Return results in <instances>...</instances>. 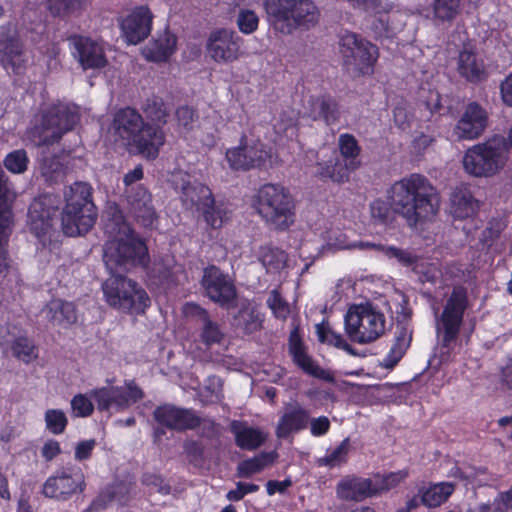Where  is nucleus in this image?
<instances>
[{
	"label": "nucleus",
	"mask_w": 512,
	"mask_h": 512,
	"mask_svg": "<svg viewBox=\"0 0 512 512\" xmlns=\"http://www.w3.org/2000/svg\"><path fill=\"white\" fill-rule=\"evenodd\" d=\"M47 320L56 326L68 327L77 321L76 307L72 302L53 299L43 308Z\"/></svg>",
	"instance_id": "f704fd0d"
},
{
	"label": "nucleus",
	"mask_w": 512,
	"mask_h": 512,
	"mask_svg": "<svg viewBox=\"0 0 512 512\" xmlns=\"http://www.w3.org/2000/svg\"><path fill=\"white\" fill-rule=\"evenodd\" d=\"M153 418L160 426L175 431L195 429L201 424L200 417L192 409L179 408L172 404L156 407Z\"/></svg>",
	"instance_id": "412c9836"
},
{
	"label": "nucleus",
	"mask_w": 512,
	"mask_h": 512,
	"mask_svg": "<svg viewBox=\"0 0 512 512\" xmlns=\"http://www.w3.org/2000/svg\"><path fill=\"white\" fill-rule=\"evenodd\" d=\"M259 260L269 273L283 269L287 262V254L282 249L264 246L260 250Z\"/></svg>",
	"instance_id": "c03bdc74"
},
{
	"label": "nucleus",
	"mask_w": 512,
	"mask_h": 512,
	"mask_svg": "<svg viewBox=\"0 0 512 512\" xmlns=\"http://www.w3.org/2000/svg\"><path fill=\"white\" fill-rule=\"evenodd\" d=\"M457 71L471 83L486 79L487 72L483 60L471 49H463L458 55Z\"/></svg>",
	"instance_id": "473e14b6"
},
{
	"label": "nucleus",
	"mask_w": 512,
	"mask_h": 512,
	"mask_svg": "<svg viewBox=\"0 0 512 512\" xmlns=\"http://www.w3.org/2000/svg\"><path fill=\"white\" fill-rule=\"evenodd\" d=\"M371 215L381 224H386L391 219L393 212L391 203L388 204L384 200L376 199L370 205Z\"/></svg>",
	"instance_id": "e2e57ef3"
},
{
	"label": "nucleus",
	"mask_w": 512,
	"mask_h": 512,
	"mask_svg": "<svg viewBox=\"0 0 512 512\" xmlns=\"http://www.w3.org/2000/svg\"><path fill=\"white\" fill-rule=\"evenodd\" d=\"M122 273H111L103 283L102 289L107 303L123 312L143 313L150 304V298L141 286Z\"/></svg>",
	"instance_id": "6e6552de"
},
{
	"label": "nucleus",
	"mask_w": 512,
	"mask_h": 512,
	"mask_svg": "<svg viewBox=\"0 0 512 512\" xmlns=\"http://www.w3.org/2000/svg\"><path fill=\"white\" fill-rule=\"evenodd\" d=\"M254 206L273 229L285 230L294 222L293 201L282 186L263 185L256 195Z\"/></svg>",
	"instance_id": "423d86ee"
},
{
	"label": "nucleus",
	"mask_w": 512,
	"mask_h": 512,
	"mask_svg": "<svg viewBox=\"0 0 512 512\" xmlns=\"http://www.w3.org/2000/svg\"><path fill=\"white\" fill-rule=\"evenodd\" d=\"M176 118L179 126L186 132H189L193 130L198 117L193 109L188 106H182L176 110Z\"/></svg>",
	"instance_id": "69168bd1"
},
{
	"label": "nucleus",
	"mask_w": 512,
	"mask_h": 512,
	"mask_svg": "<svg viewBox=\"0 0 512 512\" xmlns=\"http://www.w3.org/2000/svg\"><path fill=\"white\" fill-rule=\"evenodd\" d=\"M453 213L458 218L472 216L478 209L479 203L468 190L454 192L451 198Z\"/></svg>",
	"instance_id": "37998d69"
},
{
	"label": "nucleus",
	"mask_w": 512,
	"mask_h": 512,
	"mask_svg": "<svg viewBox=\"0 0 512 512\" xmlns=\"http://www.w3.org/2000/svg\"><path fill=\"white\" fill-rule=\"evenodd\" d=\"M0 63L7 72L22 74L26 57L22 43L13 25L0 26Z\"/></svg>",
	"instance_id": "6ab92c4d"
},
{
	"label": "nucleus",
	"mask_w": 512,
	"mask_h": 512,
	"mask_svg": "<svg viewBox=\"0 0 512 512\" xmlns=\"http://www.w3.org/2000/svg\"><path fill=\"white\" fill-rule=\"evenodd\" d=\"M85 476L80 467L67 465L58 468L43 485V494L58 501H67L85 490Z\"/></svg>",
	"instance_id": "ddd939ff"
},
{
	"label": "nucleus",
	"mask_w": 512,
	"mask_h": 512,
	"mask_svg": "<svg viewBox=\"0 0 512 512\" xmlns=\"http://www.w3.org/2000/svg\"><path fill=\"white\" fill-rule=\"evenodd\" d=\"M489 124L487 110L478 102L465 105L454 128L453 135L458 140H475L482 136Z\"/></svg>",
	"instance_id": "a211bd4d"
},
{
	"label": "nucleus",
	"mask_w": 512,
	"mask_h": 512,
	"mask_svg": "<svg viewBox=\"0 0 512 512\" xmlns=\"http://www.w3.org/2000/svg\"><path fill=\"white\" fill-rule=\"evenodd\" d=\"M338 146L343 160L352 161L358 160L361 148L358 145L356 138L348 133L341 134L338 139Z\"/></svg>",
	"instance_id": "5fc2aeb1"
},
{
	"label": "nucleus",
	"mask_w": 512,
	"mask_h": 512,
	"mask_svg": "<svg viewBox=\"0 0 512 512\" xmlns=\"http://www.w3.org/2000/svg\"><path fill=\"white\" fill-rule=\"evenodd\" d=\"M45 424L52 434L58 435L64 432L68 419L62 410L49 409L45 412Z\"/></svg>",
	"instance_id": "6e6d98bb"
},
{
	"label": "nucleus",
	"mask_w": 512,
	"mask_h": 512,
	"mask_svg": "<svg viewBox=\"0 0 512 512\" xmlns=\"http://www.w3.org/2000/svg\"><path fill=\"white\" fill-rule=\"evenodd\" d=\"M269 21L284 34L309 29L318 21V9L312 0H265Z\"/></svg>",
	"instance_id": "39448f33"
},
{
	"label": "nucleus",
	"mask_w": 512,
	"mask_h": 512,
	"mask_svg": "<svg viewBox=\"0 0 512 512\" xmlns=\"http://www.w3.org/2000/svg\"><path fill=\"white\" fill-rule=\"evenodd\" d=\"M151 284L169 288L178 285L185 280L186 274L183 266L178 264L172 257H167L154 262L148 272Z\"/></svg>",
	"instance_id": "bb28decb"
},
{
	"label": "nucleus",
	"mask_w": 512,
	"mask_h": 512,
	"mask_svg": "<svg viewBox=\"0 0 512 512\" xmlns=\"http://www.w3.org/2000/svg\"><path fill=\"white\" fill-rule=\"evenodd\" d=\"M441 108L440 95L435 91H430L427 100L420 105L422 117L428 121H430L433 115L438 113Z\"/></svg>",
	"instance_id": "0e129e2a"
},
{
	"label": "nucleus",
	"mask_w": 512,
	"mask_h": 512,
	"mask_svg": "<svg viewBox=\"0 0 512 512\" xmlns=\"http://www.w3.org/2000/svg\"><path fill=\"white\" fill-rule=\"evenodd\" d=\"M336 495L342 501L360 502L375 496V488L372 479L347 475L336 485Z\"/></svg>",
	"instance_id": "cd10ccee"
},
{
	"label": "nucleus",
	"mask_w": 512,
	"mask_h": 512,
	"mask_svg": "<svg viewBox=\"0 0 512 512\" xmlns=\"http://www.w3.org/2000/svg\"><path fill=\"white\" fill-rule=\"evenodd\" d=\"M271 155L260 141L248 140L246 135L240 139L237 147L226 151L225 158L229 167L235 171H249L265 166Z\"/></svg>",
	"instance_id": "4468645a"
},
{
	"label": "nucleus",
	"mask_w": 512,
	"mask_h": 512,
	"mask_svg": "<svg viewBox=\"0 0 512 512\" xmlns=\"http://www.w3.org/2000/svg\"><path fill=\"white\" fill-rule=\"evenodd\" d=\"M467 307V290L462 286L454 287L436 322L437 334L443 348L450 349L451 344L457 340Z\"/></svg>",
	"instance_id": "9b49d317"
},
{
	"label": "nucleus",
	"mask_w": 512,
	"mask_h": 512,
	"mask_svg": "<svg viewBox=\"0 0 512 512\" xmlns=\"http://www.w3.org/2000/svg\"><path fill=\"white\" fill-rule=\"evenodd\" d=\"M106 229L114 237L105 245L103 254L110 273H124L137 266H146L149 261L147 246L121 216L107 223Z\"/></svg>",
	"instance_id": "f03ea898"
},
{
	"label": "nucleus",
	"mask_w": 512,
	"mask_h": 512,
	"mask_svg": "<svg viewBox=\"0 0 512 512\" xmlns=\"http://www.w3.org/2000/svg\"><path fill=\"white\" fill-rule=\"evenodd\" d=\"M111 131L120 139L134 144L142 154L155 158L159 148L164 145L160 132L147 127L142 115L134 108L119 109L113 117Z\"/></svg>",
	"instance_id": "7ed1b4c3"
},
{
	"label": "nucleus",
	"mask_w": 512,
	"mask_h": 512,
	"mask_svg": "<svg viewBox=\"0 0 512 512\" xmlns=\"http://www.w3.org/2000/svg\"><path fill=\"white\" fill-rule=\"evenodd\" d=\"M212 196L209 187L198 181H187L182 184L180 198L187 209L202 211L211 204Z\"/></svg>",
	"instance_id": "72a5a7b5"
},
{
	"label": "nucleus",
	"mask_w": 512,
	"mask_h": 512,
	"mask_svg": "<svg viewBox=\"0 0 512 512\" xmlns=\"http://www.w3.org/2000/svg\"><path fill=\"white\" fill-rule=\"evenodd\" d=\"M143 397L142 389L134 381L126 383L125 387L107 386L94 389L90 393V398L96 402L99 411H108L111 408L123 411Z\"/></svg>",
	"instance_id": "2eb2a0df"
},
{
	"label": "nucleus",
	"mask_w": 512,
	"mask_h": 512,
	"mask_svg": "<svg viewBox=\"0 0 512 512\" xmlns=\"http://www.w3.org/2000/svg\"><path fill=\"white\" fill-rule=\"evenodd\" d=\"M263 318L251 305L243 306L233 318V326L244 334H252L262 328Z\"/></svg>",
	"instance_id": "ea45409f"
},
{
	"label": "nucleus",
	"mask_w": 512,
	"mask_h": 512,
	"mask_svg": "<svg viewBox=\"0 0 512 512\" xmlns=\"http://www.w3.org/2000/svg\"><path fill=\"white\" fill-rule=\"evenodd\" d=\"M344 67L352 77L370 74L378 57V49L354 33L347 32L340 39Z\"/></svg>",
	"instance_id": "9d476101"
},
{
	"label": "nucleus",
	"mask_w": 512,
	"mask_h": 512,
	"mask_svg": "<svg viewBox=\"0 0 512 512\" xmlns=\"http://www.w3.org/2000/svg\"><path fill=\"white\" fill-rule=\"evenodd\" d=\"M493 512H512V487L499 493L492 502Z\"/></svg>",
	"instance_id": "774afa93"
},
{
	"label": "nucleus",
	"mask_w": 512,
	"mask_h": 512,
	"mask_svg": "<svg viewBox=\"0 0 512 512\" xmlns=\"http://www.w3.org/2000/svg\"><path fill=\"white\" fill-rule=\"evenodd\" d=\"M407 475L408 473L406 471L391 472L386 475H376L372 479V488H375V495L395 487L403 481Z\"/></svg>",
	"instance_id": "864d4df0"
},
{
	"label": "nucleus",
	"mask_w": 512,
	"mask_h": 512,
	"mask_svg": "<svg viewBox=\"0 0 512 512\" xmlns=\"http://www.w3.org/2000/svg\"><path fill=\"white\" fill-rule=\"evenodd\" d=\"M382 253L389 259H395L400 265L404 267H414L419 261V256L410 250L402 249L395 246H384Z\"/></svg>",
	"instance_id": "3c124183"
},
{
	"label": "nucleus",
	"mask_w": 512,
	"mask_h": 512,
	"mask_svg": "<svg viewBox=\"0 0 512 512\" xmlns=\"http://www.w3.org/2000/svg\"><path fill=\"white\" fill-rule=\"evenodd\" d=\"M200 283L204 294L214 303L227 308L234 304L237 297L235 285L229 275L218 267H206Z\"/></svg>",
	"instance_id": "dca6fc26"
},
{
	"label": "nucleus",
	"mask_w": 512,
	"mask_h": 512,
	"mask_svg": "<svg viewBox=\"0 0 512 512\" xmlns=\"http://www.w3.org/2000/svg\"><path fill=\"white\" fill-rule=\"evenodd\" d=\"M307 114L314 121L333 125L339 121L341 112L337 101L332 96L320 95L310 97Z\"/></svg>",
	"instance_id": "c85d7f7f"
},
{
	"label": "nucleus",
	"mask_w": 512,
	"mask_h": 512,
	"mask_svg": "<svg viewBox=\"0 0 512 512\" xmlns=\"http://www.w3.org/2000/svg\"><path fill=\"white\" fill-rule=\"evenodd\" d=\"M316 333L321 343H327L339 349H343L351 355H357L354 348L344 340L343 336L332 331L325 323L316 325Z\"/></svg>",
	"instance_id": "09e8293b"
},
{
	"label": "nucleus",
	"mask_w": 512,
	"mask_h": 512,
	"mask_svg": "<svg viewBox=\"0 0 512 512\" xmlns=\"http://www.w3.org/2000/svg\"><path fill=\"white\" fill-rule=\"evenodd\" d=\"M29 158L24 149L8 153L3 161L5 168L14 174L24 173L28 168Z\"/></svg>",
	"instance_id": "603ef678"
},
{
	"label": "nucleus",
	"mask_w": 512,
	"mask_h": 512,
	"mask_svg": "<svg viewBox=\"0 0 512 512\" xmlns=\"http://www.w3.org/2000/svg\"><path fill=\"white\" fill-rule=\"evenodd\" d=\"M345 331L352 341L373 342L385 331V316L371 304L354 305L345 315Z\"/></svg>",
	"instance_id": "1a4fd4ad"
},
{
	"label": "nucleus",
	"mask_w": 512,
	"mask_h": 512,
	"mask_svg": "<svg viewBox=\"0 0 512 512\" xmlns=\"http://www.w3.org/2000/svg\"><path fill=\"white\" fill-rule=\"evenodd\" d=\"M205 221L212 228H220L228 219V210L223 204H216L214 198H211V204L204 207L201 211Z\"/></svg>",
	"instance_id": "8fccbe9b"
},
{
	"label": "nucleus",
	"mask_w": 512,
	"mask_h": 512,
	"mask_svg": "<svg viewBox=\"0 0 512 512\" xmlns=\"http://www.w3.org/2000/svg\"><path fill=\"white\" fill-rule=\"evenodd\" d=\"M309 417V412L300 405H289L278 422L276 436L284 439L292 433L305 429L309 422Z\"/></svg>",
	"instance_id": "2f4dec72"
},
{
	"label": "nucleus",
	"mask_w": 512,
	"mask_h": 512,
	"mask_svg": "<svg viewBox=\"0 0 512 512\" xmlns=\"http://www.w3.org/2000/svg\"><path fill=\"white\" fill-rule=\"evenodd\" d=\"M229 430L235 437L236 445L244 450H255L266 440V435L261 430L250 427L242 421L233 420Z\"/></svg>",
	"instance_id": "c9c22d12"
},
{
	"label": "nucleus",
	"mask_w": 512,
	"mask_h": 512,
	"mask_svg": "<svg viewBox=\"0 0 512 512\" xmlns=\"http://www.w3.org/2000/svg\"><path fill=\"white\" fill-rule=\"evenodd\" d=\"M454 490L455 484L440 482L420 487L418 489V496L422 505L428 508H435L446 502Z\"/></svg>",
	"instance_id": "e433bc0d"
},
{
	"label": "nucleus",
	"mask_w": 512,
	"mask_h": 512,
	"mask_svg": "<svg viewBox=\"0 0 512 512\" xmlns=\"http://www.w3.org/2000/svg\"><path fill=\"white\" fill-rule=\"evenodd\" d=\"M69 41L74 47V56L84 69L102 68L106 65L104 50L96 41L77 35L70 37Z\"/></svg>",
	"instance_id": "a878e982"
},
{
	"label": "nucleus",
	"mask_w": 512,
	"mask_h": 512,
	"mask_svg": "<svg viewBox=\"0 0 512 512\" xmlns=\"http://www.w3.org/2000/svg\"><path fill=\"white\" fill-rule=\"evenodd\" d=\"M141 110L145 116L147 127L153 128L155 132H160L163 138H166L163 127L168 123L170 110L157 95L146 98L141 104Z\"/></svg>",
	"instance_id": "7c9ffc66"
},
{
	"label": "nucleus",
	"mask_w": 512,
	"mask_h": 512,
	"mask_svg": "<svg viewBox=\"0 0 512 512\" xmlns=\"http://www.w3.org/2000/svg\"><path fill=\"white\" fill-rule=\"evenodd\" d=\"M349 450V439H344L329 455L320 459V462L327 466H335L345 462Z\"/></svg>",
	"instance_id": "052dcab7"
},
{
	"label": "nucleus",
	"mask_w": 512,
	"mask_h": 512,
	"mask_svg": "<svg viewBox=\"0 0 512 512\" xmlns=\"http://www.w3.org/2000/svg\"><path fill=\"white\" fill-rule=\"evenodd\" d=\"M153 15L147 7L134 9L121 20L122 35L128 44H138L145 40L151 31Z\"/></svg>",
	"instance_id": "5701e85b"
},
{
	"label": "nucleus",
	"mask_w": 512,
	"mask_h": 512,
	"mask_svg": "<svg viewBox=\"0 0 512 512\" xmlns=\"http://www.w3.org/2000/svg\"><path fill=\"white\" fill-rule=\"evenodd\" d=\"M175 46L176 37L166 31L147 48V57L156 62L165 61L174 52Z\"/></svg>",
	"instance_id": "a19ab883"
},
{
	"label": "nucleus",
	"mask_w": 512,
	"mask_h": 512,
	"mask_svg": "<svg viewBox=\"0 0 512 512\" xmlns=\"http://www.w3.org/2000/svg\"><path fill=\"white\" fill-rule=\"evenodd\" d=\"M39 170L41 177L48 185L62 183L67 174V166L57 155L43 157L40 161Z\"/></svg>",
	"instance_id": "58836bf2"
},
{
	"label": "nucleus",
	"mask_w": 512,
	"mask_h": 512,
	"mask_svg": "<svg viewBox=\"0 0 512 512\" xmlns=\"http://www.w3.org/2000/svg\"><path fill=\"white\" fill-rule=\"evenodd\" d=\"M288 352L292 357L294 364L301 368L305 373L325 381H333L331 374L318 366L311 356L308 355L307 348L304 345L297 328L292 330L289 335Z\"/></svg>",
	"instance_id": "b1692460"
},
{
	"label": "nucleus",
	"mask_w": 512,
	"mask_h": 512,
	"mask_svg": "<svg viewBox=\"0 0 512 512\" xmlns=\"http://www.w3.org/2000/svg\"><path fill=\"white\" fill-rule=\"evenodd\" d=\"M71 408L77 417H88L94 410L91 399L83 394H77L72 398Z\"/></svg>",
	"instance_id": "bf43d9fd"
},
{
	"label": "nucleus",
	"mask_w": 512,
	"mask_h": 512,
	"mask_svg": "<svg viewBox=\"0 0 512 512\" xmlns=\"http://www.w3.org/2000/svg\"><path fill=\"white\" fill-rule=\"evenodd\" d=\"M12 355L25 364L30 363L38 357L37 347L34 341L27 336L20 335L11 343Z\"/></svg>",
	"instance_id": "49530a36"
},
{
	"label": "nucleus",
	"mask_w": 512,
	"mask_h": 512,
	"mask_svg": "<svg viewBox=\"0 0 512 512\" xmlns=\"http://www.w3.org/2000/svg\"><path fill=\"white\" fill-rule=\"evenodd\" d=\"M389 16L381 15L372 20L370 30L375 38H390L395 34V30L389 24Z\"/></svg>",
	"instance_id": "13d9d810"
},
{
	"label": "nucleus",
	"mask_w": 512,
	"mask_h": 512,
	"mask_svg": "<svg viewBox=\"0 0 512 512\" xmlns=\"http://www.w3.org/2000/svg\"><path fill=\"white\" fill-rule=\"evenodd\" d=\"M93 188L87 182H75L64 191V197L67 205V220L71 215H75L76 211L82 209V225L83 227L94 225L98 216L97 207L92 198Z\"/></svg>",
	"instance_id": "f3484780"
},
{
	"label": "nucleus",
	"mask_w": 512,
	"mask_h": 512,
	"mask_svg": "<svg viewBox=\"0 0 512 512\" xmlns=\"http://www.w3.org/2000/svg\"><path fill=\"white\" fill-rule=\"evenodd\" d=\"M82 209L77 210L75 215H71V219L67 220V205L61 213L60 227L64 235L74 237L87 233L94 225L84 226L82 225Z\"/></svg>",
	"instance_id": "de8ad7c7"
},
{
	"label": "nucleus",
	"mask_w": 512,
	"mask_h": 512,
	"mask_svg": "<svg viewBox=\"0 0 512 512\" xmlns=\"http://www.w3.org/2000/svg\"><path fill=\"white\" fill-rule=\"evenodd\" d=\"M405 336L406 332L403 330L401 335L397 337V342L391 347L389 354L385 357L382 365L385 368H393L405 353Z\"/></svg>",
	"instance_id": "4d7b16f0"
},
{
	"label": "nucleus",
	"mask_w": 512,
	"mask_h": 512,
	"mask_svg": "<svg viewBox=\"0 0 512 512\" xmlns=\"http://www.w3.org/2000/svg\"><path fill=\"white\" fill-rule=\"evenodd\" d=\"M360 166L359 160H342L338 157L328 161L317 163L315 175L321 180L330 179L335 183H343L349 180L350 172Z\"/></svg>",
	"instance_id": "c756f323"
},
{
	"label": "nucleus",
	"mask_w": 512,
	"mask_h": 512,
	"mask_svg": "<svg viewBox=\"0 0 512 512\" xmlns=\"http://www.w3.org/2000/svg\"><path fill=\"white\" fill-rule=\"evenodd\" d=\"M129 211L133 214L138 223L143 227L150 228L157 219L155 207L152 203V196L148 190L138 185L126 188L125 190Z\"/></svg>",
	"instance_id": "4be33fe9"
},
{
	"label": "nucleus",
	"mask_w": 512,
	"mask_h": 512,
	"mask_svg": "<svg viewBox=\"0 0 512 512\" xmlns=\"http://www.w3.org/2000/svg\"><path fill=\"white\" fill-rule=\"evenodd\" d=\"M141 481L144 485L154 488L160 494L168 495L171 492V486L165 483L160 475L147 472L143 474Z\"/></svg>",
	"instance_id": "338daca9"
},
{
	"label": "nucleus",
	"mask_w": 512,
	"mask_h": 512,
	"mask_svg": "<svg viewBox=\"0 0 512 512\" xmlns=\"http://www.w3.org/2000/svg\"><path fill=\"white\" fill-rule=\"evenodd\" d=\"M50 198L35 200L28 211V221L31 232L43 247L59 241L61 218L56 209L49 207Z\"/></svg>",
	"instance_id": "f8f14e48"
},
{
	"label": "nucleus",
	"mask_w": 512,
	"mask_h": 512,
	"mask_svg": "<svg viewBox=\"0 0 512 512\" xmlns=\"http://www.w3.org/2000/svg\"><path fill=\"white\" fill-rule=\"evenodd\" d=\"M507 143L495 135L486 142L469 148L463 158L465 171L475 177H488L502 169L507 160Z\"/></svg>",
	"instance_id": "0eeeda50"
},
{
	"label": "nucleus",
	"mask_w": 512,
	"mask_h": 512,
	"mask_svg": "<svg viewBox=\"0 0 512 512\" xmlns=\"http://www.w3.org/2000/svg\"><path fill=\"white\" fill-rule=\"evenodd\" d=\"M88 0H45L44 5L54 18L67 20L81 14Z\"/></svg>",
	"instance_id": "4c0bfd02"
},
{
	"label": "nucleus",
	"mask_w": 512,
	"mask_h": 512,
	"mask_svg": "<svg viewBox=\"0 0 512 512\" xmlns=\"http://www.w3.org/2000/svg\"><path fill=\"white\" fill-rule=\"evenodd\" d=\"M275 453H260L253 458L243 460L237 466V474L242 478H249L263 470L274 461Z\"/></svg>",
	"instance_id": "a18cd8bd"
},
{
	"label": "nucleus",
	"mask_w": 512,
	"mask_h": 512,
	"mask_svg": "<svg viewBox=\"0 0 512 512\" xmlns=\"http://www.w3.org/2000/svg\"><path fill=\"white\" fill-rule=\"evenodd\" d=\"M388 193L393 212L402 216L411 227L438 212L440 198L437 190L422 175L412 174L396 181Z\"/></svg>",
	"instance_id": "f257e3e1"
},
{
	"label": "nucleus",
	"mask_w": 512,
	"mask_h": 512,
	"mask_svg": "<svg viewBox=\"0 0 512 512\" xmlns=\"http://www.w3.org/2000/svg\"><path fill=\"white\" fill-rule=\"evenodd\" d=\"M241 45L242 39L235 31L220 29L211 33L207 51L216 62L229 63L238 59Z\"/></svg>",
	"instance_id": "aec40b11"
},
{
	"label": "nucleus",
	"mask_w": 512,
	"mask_h": 512,
	"mask_svg": "<svg viewBox=\"0 0 512 512\" xmlns=\"http://www.w3.org/2000/svg\"><path fill=\"white\" fill-rule=\"evenodd\" d=\"M258 22V16L251 10H242L237 17V25L245 34L254 32L258 27Z\"/></svg>",
	"instance_id": "680f3d73"
},
{
	"label": "nucleus",
	"mask_w": 512,
	"mask_h": 512,
	"mask_svg": "<svg viewBox=\"0 0 512 512\" xmlns=\"http://www.w3.org/2000/svg\"><path fill=\"white\" fill-rule=\"evenodd\" d=\"M79 120L76 105L63 102L52 104L41 111L39 119L29 131L30 139L36 146L53 145L71 131Z\"/></svg>",
	"instance_id": "20e7f679"
},
{
	"label": "nucleus",
	"mask_w": 512,
	"mask_h": 512,
	"mask_svg": "<svg viewBox=\"0 0 512 512\" xmlns=\"http://www.w3.org/2000/svg\"><path fill=\"white\" fill-rule=\"evenodd\" d=\"M187 316L192 317L200 328V340L210 347L214 344H221L225 338V332L221 326L214 321L208 311L195 303H188L185 307Z\"/></svg>",
	"instance_id": "393cba45"
},
{
	"label": "nucleus",
	"mask_w": 512,
	"mask_h": 512,
	"mask_svg": "<svg viewBox=\"0 0 512 512\" xmlns=\"http://www.w3.org/2000/svg\"><path fill=\"white\" fill-rule=\"evenodd\" d=\"M462 0H434L433 20L436 24H451L461 12Z\"/></svg>",
	"instance_id": "79ce46f5"
}]
</instances>
